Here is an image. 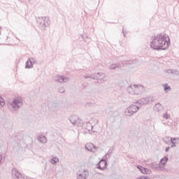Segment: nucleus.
<instances>
[{"label":"nucleus","mask_w":179,"mask_h":179,"mask_svg":"<svg viewBox=\"0 0 179 179\" xmlns=\"http://www.w3.org/2000/svg\"><path fill=\"white\" fill-rule=\"evenodd\" d=\"M69 121L71 122V124H73V125H78V127H79V125H80V124H82L80 122V119L79 117H77V119L73 120V118L70 119Z\"/></svg>","instance_id":"obj_15"},{"label":"nucleus","mask_w":179,"mask_h":179,"mask_svg":"<svg viewBox=\"0 0 179 179\" xmlns=\"http://www.w3.org/2000/svg\"><path fill=\"white\" fill-rule=\"evenodd\" d=\"M106 156H108L110 157V156H111V150H109L108 153L106 154Z\"/></svg>","instance_id":"obj_33"},{"label":"nucleus","mask_w":179,"mask_h":179,"mask_svg":"<svg viewBox=\"0 0 179 179\" xmlns=\"http://www.w3.org/2000/svg\"><path fill=\"white\" fill-rule=\"evenodd\" d=\"M122 33H123L124 37H125V31H124V28H123V29H122Z\"/></svg>","instance_id":"obj_38"},{"label":"nucleus","mask_w":179,"mask_h":179,"mask_svg":"<svg viewBox=\"0 0 179 179\" xmlns=\"http://www.w3.org/2000/svg\"><path fill=\"white\" fill-rule=\"evenodd\" d=\"M101 166H104V164H101Z\"/></svg>","instance_id":"obj_42"},{"label":"nucleus","mask_w":179,"mask_h":179,"mask_svg":"<svg viewBox=\"0 0 179 179\" xmlns=\"http://www.w3.org/2000/svg\"><path fill=\"white\" fill-rule=\"evenodd\" d=\"M58 92L59 93H65V89L64 87H61L58 89Z\"/></svg>","instance_id":"obj_27"},{"label":"nucleus","mask_w":179,"mask_h":179,"mask_svg":"<svg viewBox=\"0 0 179 179\" xmlns=\"http://www.w3.org/2000/svg\"><path fill=\"white\" fill-rule=\"evenodd\" d=\"M171 139V143L174 142V141H178V138H173V137H166L164 141L165 142V143H169L168 142H166V141H170Z\"/></svg>","instance_id":"obj_22"},{"label":"nucleus","mask_w":179,"mask_h":179,"mask_svg":"<svg viewBox=\"0 0 179 179\" xmlns=\"http://www.w3.org/2000/svg\"><path fill=\"white\" fill-rule=\"evenodd\" d=\"M145 92V87L143 85H136L134 94L138 95Z\"/></svg>","instance_id":"obj_9"},{"label":"nucleus","mask_w":179,"mask_h":179,"mask_svg":"<svg viewBox=\"0 0 179 179\" xmlns=\"http://www.w3.org/2000/svg\"><path fill=\"white\" fill-rule=\"evenodd\" d=\"M84 41H85V43H87L89 41V36H84Z\"/></svg>","instance_id":"obj_29"},{"label":"nucleus","mask_w":179,"mask_h":179,"mask_svg":"<svg viewBox=\"0 0 179 179\" xmlns=\"http://www.w3.org/2000/svg\"><path fill=\"white\" fill-rule=\"evenodd\" d=\"M88 129V131H90V129Z\"/></svg>","instance_id":"obj_41"},{"label":"nucleus","mask_w":179,"mask_h":179,"mask_svg":"<svg viewBox=\"0 0 179 179\" xmlns=\"http://www.w3.org/2000/svg\"><path fill=\"white\" fill-rule=\"evenodd\" d=\"M137 169L140 170L143 174H152V171L150 169L145 168L141 165L137 166Z\"/></svg>","instance_id":"obj_12"},{"label":"nucleus","mask_w":179,"mask_h":179,"mask_svg":"<svg viewBox=\"0 0 179 179\" xmlns=\"http://www.w3.org/2000/svg\"><path fill=\"white\" fill-rule=\"evenodd\" d=\"M167 162H169V157L167 156H165L164 157L160 159V162L159 164L161 169L164 170V167H166V164H167Z\"/></svg>","instance_id":"obj_10"},{"label":"nucleus","mask_w":179,"mask_h":179,"mask_svg":"<svg viewBox=\"0 0 179 179\" xmlns=\"http://www.w3.org/2000/svg\"><path fill=\"white\" fill-rule=\"evenodd\" d=\"M50 107H51V106L49 105V108H50Z\"/></svg>","instance_id":"obj_40"},{"label":"nucleus","mask_w":179,"mask_h":179,"mask_svg":"<svg viewBox=\"0 0 179 179\" xmlns=\"http://www.w3.org/2000/svg\"><path fill=\"white\" fill-rule=\"evenodd\" d=\"M155 108L157 111H158V113H159V111H162V110H163V106L158 103L155 104Z\"/></svg>","instance_id":"obj_24"},{"label":"nucleus","mask_w":179,"mask_h":179,"mask_svg":"<svg viewBox=\"0 0 179 179\" xmlns=\"http://www.w3.org/2000/svg\"><path fill=\"white\" fill-rule=\"evenodd\" d=\"M25 68L27 69L33 68V62L31 61V59H28V60L26 62Z\"/></svg>","instance_id":"obj_17"},{"label":"nucleus","mask_w":179,"mask_h":179,"mask_svg":"<svg viewBox=\"0 0 179 179\" xmlns=\"http://www.w3.org/2000/svg\"><path fill=\"white\" fill-rule=\"evenodd\" d=\"M162 86L164 87L165 93H169V92L171 90V87H170L167 83L164 84Z\"/></svg>","instance_id":"obj_19"},{"label":"nucleus","mask_w":179,"mask_h":179,"mask_svg":"<svg viewBox=\"0 0 179 179\" xmlns=\"http://www.w3.org/2000/svg\"><path fill=\"white\" fill-rule=\"evenodd\" d=\"M167 73H171V75H176V76H179V71L178 70H174V69H167L166 70Z\"/></svg>","instance_id":"obj_18"},{"label":"nucleus","mask_w":179,"mask_h":179,"mask_svg":"<svg viewBox=\"0 0 179 179\" xmlns=\"http://www.w3.org/2000/svg\"><path fill=\"white\" fill-rule=\"evenodd\" d=\"M85 79H94V80H100L103 79V78H106V74L103 73H98L96 76L88 75L84 76Z\"/></svg>","instance_id":"obj_5"},{"label":"nucleus","mask_w":179,"mask_h":179,"mask_svg":"<svg viewBox=\"0 0 179 179\" xmlns=\"http://www.w3.org/2000/svg\"><path fill=\"white\" fill-rule=\"evenodd\" d=\"M12 173V178L13 179H24V176L19 172L17 169L13 168L11 171Z\"/></svg>","instance_id":"obj_7"},{"label":"nucleus","mask_w":179,"mask_h":179,"mask_svg":"<svg viewBox=\"0 0 179 179\" xmlns=\"http://www.w3.org/2000/svg\"><path fill=\"white\" fill-rule=\"evenodd\" d=\"M92 149H97V147L93 144Z\"/></svg>","instance_id":"obj_37"},{"label":"nucleus","mask_w":179,"mask_h":179,"mask_svg":"<svg viewBox=\"0 0 179 179\" xmlns=\"http://www.w3.org/2000/svg\"><path fill=\"white\" fill-rule=\"evenodd\" d=\"M5 106V100L0 96V107H3Z\"/></svg>","instance_id":"obj_26"},{"label":"nucleus","mask_w":179,"mask_h":179,"mask_svg":"<svg viewBox=\"0 0 179 179\" xmlns=\"http://www.w3.org/2000/svg\"><path fill=\"white\" fill-rule=\"evenodd\" d=\"M85 149L89 152H93V143H90L85 145Z\"/></svg>","instance_id":"obj_21"},{"label":"nucleus","mask_w":179,"mask_h":179,"mask_svg":"<svg viewBox=\"0 0 179 179\" xmlns=\"http://www.w3.org/2000/svg\"><path fill=\"white\" fill-rule=\"evenodd\" d=\"M137 179H150L149 177H147V176H141Z\"/></svg>","instance_id":"obj_31"},{"label":"nucleus","mask_w":179,"mask_h":179,"mask_svg":"<svg viewBox=\"0 0 179 179\" xmlns=\"http://www.w3.org/2000/svg\"><path fill=\"white\" fill-rule=\"evenodd\" d=\"M141 109V105H131L130 106L127 107L124 111V115L127 117H132L134 114H136L138 110Z\"/></svg>","instance_id":"obj_4"},{"label":"nucleus","mask_w":179,"mask_h":179,"mask_svg":"<svg viewBox=\"0 0 179 179\" xmlns=\"http://www.w3.org/2000/svg\"><path fill=\"white\" fill-rule=\"evenodd\" d=\"M58 162H59V159H58L57 157H52V159L50 160L51 164H55L56 163H58Z\"/></svg>","instance_id":"obj_25"},{"label":"nucleus","mask_w":179,"mask_h":179,"mask_svg":"<svg viewBox=\"0 0 179 179\" xmlns=\"http://www.w3.org/2000/svg\"><path fill=\"white\" fill-rule=\"evenodd\" d=\"M156 101V98L153 96H150L146 98H142L141 100L137 101L136 103H139V104H149V103H153V101Z\"/></svg>","instance_id":"obj_6"},{"label":"nucleus","mask_w":179,"mask_h":179,"mask_svg":"<svg viewBox=\"0 0 179 179\" xmlns=\"http://www.w3.org/2000/svg\"><path fill=\"white\" fill-rule=\"evenodd\" d=\"M150 167L151 169H153V170H160V171H163V169H160V164H157L156 162H152L150 164Z\"/></svg>","instance_id":"obj_16"},{"label":"nucleus","mask_w":179,"mask_h":179,"mask_svg":"<svg viewBox=\"0 0 179 179\" xmlns=\"http://www.w3.org/2000/svg\"><path fill=\"white\" fill-rule=\"evenodd\" d=\"M55 80L59 83H68L71 79L69 78L65 77L64 76H57L55 78Z\"/></svg>","instance_id":"obj_8"},{"label":"nucleus","mask_w":179,"mask_h":179,"mask_svg":"<svg viewBox=\"0 0 179 179\" xmlns=\"http://www.w3.org/2000/svg\"><path fill=\"white\" fill-rule=\"evenodd\" d=\"M172 143V145H171V148H176V142L172 141V143Z\"/></svg>","instance_id":"obj_32"},{"label":"nucleus","mask_w":179,"mask_h":179,"mask_svg":"<svg viewBox=\"0 0 179 179\" xmlns=\"http://www.w3.org/2000/svg\"><path fill=\"white\" fill-rule=\"evenodd\" d=\"M1 160H2V155H0V163Z\"/></svg>","instance_id":"obj_39"},{"label":"nucleus","mask_w":179,"mask_h":179,"mask_svg":"<svg viewBox=\"0 0 179 179\" xmlns=\"http://www.w3.org/2000/svg\"><path fill=\"white\" fill-rule=\"evenodd\" d=\"M88 125H90V127H91V130L92 131V132H97V131L93 130V126H92L90 124H89Z\"/></svg>","instance_id":"obj_35"},{"label":"nucleus","mask_w":179,"mask_h":179,"mask_svg":"<svg viewBox=\"0 0 179 179\" xmlns=\"http://www.w3.org/2000/svg\"><path fill=\"white\" fill-rule=\"evenodd\" d=\"M37 24L38 25L39 29L41 30H45L48 26H50V23L51 22L50 21V17H38L36 19Z\"/></svg>","instance_id":"obj_3"},{"label":"nucleus","mask_w":179,"mask_h":179,"mask_svg":"<svg viewBox=\"0 0 179 179\" xmlns=\"http://www.w3.org/2000/svg\"><path fill=\"white\" fill-rule=\"evenodd\" d=\"M89 84L87 83H84V88H86V87H87V85H88Z\"/></svg>","instance_id":"obj_36"},{"label":"nucleus","mask_w":179,"mask_h":179,"mask_svg":"<svg viewBox=\"0 0 179 179\" xmlns=\"http://www.w3.org/2000/svg\"><path fill=\"white\" fill-rule=\"evenodd\" d=\"M136 86V85H130L127 90L128 93H129L130 94H134Z\"/></svg>","instance_id":"obj_14"},{"label":"nucleus","mask_w":179,"mask_h":179,"mask_svg":"<svg viewBox=\"0 0 179 179\" xmlns=\"http://www.w3.org/2000/svg\"><path fill=\"white\" fill-rule=\"evenodd\" d=\"M150 44V48L155 51L169 50L170 46V38L164 34H158L152 36Z\"/></svg>","instance_id":"obj_1"},{"label":"nucleus","mask_w":179,"mask_h":179,"mask_svg":"<svg viewBox=\"0 0 179 179\" xmlns=\"http://www.w3.org/2000/svg\"><path fill=\"white\" fill-rule=\"evenodd\" d=\"M23 106V101L19 98H15L13 101L8 102V108L13 113L17 111L19 108Z\"/></svg>","instance_id":"obj_2"},{"label":"nucleus","mask_w":179,"mask_h":179,"mask_svg":"<svg viewBox=\"0 0 179 179\" xmlns=\"http://www.w3.org/2000/svg\"><path fill=\"white\" fill-rule=\"evenodd\" d=\"M169 150H170V147H166V148H165V152H166V153H167V152H169Z\"/></svg>","instance_id":"obj_34"},{"label":"nucleus","mask_w":179,"mask_h":179,"mask_svg":"<svg viewBox=\"0 0 179 179\" xmlns=\"http://www.w3.org/2000/svg\"><path fill=\"white\" fill-rule=\"evenodd\" d=\"M106 167H107V162L104 159H101L96 164V169H99V170H105Z\"/></svg>","instance_id":"obj_11"},{"label":"nucleus","mask_w":179,"mask_h":179,"mask_svg":"<svg viewBox=\"0 0 179 179\" xmlns=\"http://www.w3.org/2000/svg\"><path fill=\"white\" fill-rule=\"evenodd\" d=\"M89 176V172L86 170H84L81 173H79L77 176V179H86Z\"/></svg>","instance_id":"obj_13"},{"label":"nucleus","mask_w":179,"mask_h":179,"mask_svg":"<svg viewBox=\"0 0 179 179\" xmlns=\"http://www.w3.org/2000/svg\"><path fill=\"white\" fill-rule=\"evenodd\" d=\"M163 118H164L165 120H169L170 118V115H169L168 113H165L163 115Z\"/></svg>","instance_id":"obj_28"},{"label":"nucleus","mask_w":179,"mask_h":179,"mask_svg":"<svg viewBox=\"0 0 179 179\" xmlns=\"http://www.w3.org/2000/svg\"><path fill=\"white\" fill-rule=\"evenodd\" d=\"M117 68H121L120 64H112L109 66V69H117Z\"/></svg>","instance_id":"obj_20"},{"label":"nucleus","mask_w":179,"mask_h":179,"mask_svg":"<svg viewBox=\"0 0 179 179\" xmlns=\"http://www.w3.org/2000/svg\"><path fill=\"white\" fill-rule=\"evenodd\" d=\"M86 107H90V106H93V103H92V102H88V103H86Z\"/></svg>","instance_id":"obj_30"},{"label":"nucleus","mask_w":179,"mask_h":179,"mask_svg":"<svg viewBox=\"0 0 179 179\" xmlns=\"http://www.w3.org/2000/svg\"><path fill=\"white\" fill-rule=\"evenodd\" d=\"M38 141L41 142V143H47V137L45 136H40L38 138Z\"/></svg>","instance_id":"obj_23"}]
</instances>
